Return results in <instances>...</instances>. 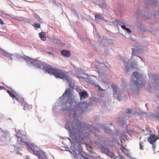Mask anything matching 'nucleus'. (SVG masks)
Listing matches in <instances>:
<instances>
[{"label": "nucleus", "mask_w": 159, "mask_h": 159, "mask_svg": "<svg viewBox=\"0 0 159 159\" xmlns=\"http://www.w3.org/2000/svg\"><path fill=\"white\" fill-rule=\"evenodd\" d=\"M41 69L44 70L48 73L53 75L56 78H59L64 80H66L69 83V86L70 88H73L72 81L69 79L64 72L61 70L52 67L51 66L45 63L41 66Z\"/></svg>", "instance_id": "obj_1"}, {"label": "nucleus", "mask_w": 159, "mask_h": 159, "mask_svg": "<svg viewBox=\"0 0 159 159\" xmlns=\"http://www.w3.org/2000/svg\"><path fill=\"white\" fill-rule=\"evenodd\" d=\"M66 126L70 131L75 134L76 132L78 133L84 129H88L91 132H93L94 129L97 130L95 128L89 126L88 125L83 123L78 120L74 121L73 122L66 123Z\"/></svg>", "instance_id": "obj_2"}, {"label": "nucleus", "mask_w": 159, "mask_h": 159, "mask_svg": "<svg viewBox=\"0 0 159 159\" xmlns=\"http://www.w3.org/2000/svg\"><path fill=\"white\" fill-rule=\"evenodd\" d=\"M74 97L71 92V89H68L65 90L62 96L59 98V100L61 102L63 101L65 98H66V101L63 104H64L66 106L68 103L70 107L74 102Z\"/></svg>", "instance_id": "obj_3"}, {"label": "nucleus", "mask_w": 159, "mask_h": 159, "mask_svg": "<svg viewBox=\"0 0 159 159\" xmlns=\"http://www.w3.org/2000/svg\"><path fill=\"white\" fill-rule=\"evenodd\" d=\"M132 81L133 85L135 87V89L138 90L140 87L141 88L144 82L140 75L137 72H134L131 75Z\"/></svg>", "instance_id": "obj_4"}, {"label": "nucleus", "mask_w": 159, "mask_h": 159, "mask_svg": "<svg viewBox=\"0 0 159 159\" xmlns=\"http://www.w3.org/2000/svg\"><path fill=\"white\" fill-rule=\"evenodd\" d=\"M87 105L86 102L79 103L75 105L73 109L71 110L69 115L71 116V114L74 117L78 116L79 115L83 113Z\"/></svg>", "instance_id": "obj_5"}, {"label": "nucleus", "mask_w": 159, "mask_h": 159, "mask_svg": "<svg viewBox=\"0 0 159 159\" xmlns=\"http://www.w3.org/2000/svg\"><path fill=\"white\" fill-rule=\"evenodd\" d=\"M23 58L27 62H30L33 65H34L38 68H39L40 69L41 66H42L44 63H43L40 61L33 59L27 56L24 57Z\"/></svg>", "instance_id": "obj_6"}, {"label": "nucleus", "mask_w": 159, "mask_h": 159, "mask_svg": "<svg viewBox=\"0 0 159 159\" xmlns=\"http://www.w3.org/2000/svg\"><path fill=\"white\" fill-rule=\"evenodd\" d=\"M22 100L21 105L23 107V109L25 110L30 111L32 109V107L31 105L29 104L27 102L24 101L23 99H21Z\"/></svg>", "instance_id": "obj_7"}, {"label": "nucleus", "mask_w": 159, "mask_h": 159, "mask_svg": "<svg viewBox=\"0 0 159 159\" xmlns=\"http://www.w3.org/2000/svg\"><path fill=\"white\" fill-rule=\"evenodd\" d=\"M158 139V137L156 135L154 134H151L150 137L148 139V141L152 145H153Z\"/></svg>", "instance_id": "obj_8"}, {"label": "nucleus", "mask_w": 159, "mask_h": 159, "mask_svg": "<svg viewBox=\"0 0 159 159\" xmlns=\"http://www.w3.org/2000/svg\"><path fill=\"white\" fill-rule=\"evenodd\" d=\"M7 92L9 94L10 96L13 99L15 98V100L20 102H22V100H20L21 99L18 98L16 97L14 94L11 93L9 90H7Z\"/></svg>", "instance_id": "obj_9"}, {"label": "nucleus", "mask_w": 159, "mask_h": 159, "mask_svg": "<svg viewBox=\"0 0 159 159\" xmlns=\"http://www.w3.org/2000/svg\"><path fill=\"white\" fill-rule=\"evenodd\" d=\"M61 55L66 57H68L70 54V52L67 50H63L61 51Z\"/></svg>", "instance_id": "obj_10"}, {"label": "nucleus", "mask_w": 159, "mask_h": 159, "mask_svg": "<svg viewBox=\"0 0 159 159\" xmlns=\"http://www.w3.org/2000/svg\"><path fill=\"white\" fill-rule=\"evenodd\" d=\"M80 96L81 100H82L83 98L85 99L86 97H87L88 96V94L87 93V92L82 91L80 93Z\"/></svg>", "instance_id": "obj_11"}, {"label": "nucleus", "mask_w": 159, "mask_h": 159, "mask_svg": "<svg viewBox=\"0 0 159 159\" xmlns=\"http://www.w3.org/2000/svg\"><path fill=\"white\" fill-rule=\"evenodd\" d=\"M112 88L113 89L114 92L113 93V95L116 97V95H117V87L116 85L114 84H112L111 85Z\"/></svg>", "instance_id": "obj_12"}, {"label": "nucleus", "mask_w": 159, "mask_h": 159, "mask_svg": "<svg viewBox=\"0 0 159 159\" xmlns=\"http://www.w3.org/2000/svg\"><path fill=\"white\" fill-rule=\"evenodd\" d=\"M39 36L41 39L43 41H45L46 39V36L44 32H42L39 34Z\"/></svg>", "instance_id": "obj_13"}, {"label": "nucleus", "mask_w": 159, "mask_h": 159, "mask_svg": "<svg viewBox=\"0 0 159 159\" xmlns=\"http://www.w3.org/2000/svg\"><path fill=\"white\" fill-rule=\"evenodd\" d=\"M132 57L133 55H134L135 54H138L139 52V50L136 48H132Z\"/></svg>", "instance_id": "obj_14"}, {"label": "nucleus", "mask_w": 159, "mask_h": 159, "mask_svg": "<svg viewBox=\"0 0 159 159\" xmlns=\"http://www.w3.org/2000/svg\"><path fill=\"white\" fill-rule=\"evenodd\" d=\"M104 130L108 134H110L112 132L111 130L107 127H104Z\"/></svg>", "instance_id": "obj_15"}, {"label": "nucleus", "mask_w": 159, "mask_h": 159, "mask_svg": "<svg viewBox=\"0 0 159 159\" xmlns=\"http://www.w3.org/2000/svg\"><path fill=\"white\" fill-rule=\"evenodd\" d=\"M120 149L121 151L124 153H126L128 151L126 149L124 148L123 146L122 145H121Z\"/></svg>", "instance_id": "obj_16"}, {"label": "nucleus", "mask_w": 159, "mask_h": 159, "mask_svg": "<svg viewBox=\"0 0 159 159\" xmlns=\"http://www.w3.org/2000/svg\"><path fill=\"white\" fill-rule=\"evenodd\" d=\"M33 15L37 19H38L40 21L41 20V19L37 14L35 13H34L33 14Z\"/></svg>", "instance_id": "obj_17"}, {"label": "nucleus", "mask_w": 159, "mask_h": 159, "mask_svg": "<svg viewBox=\"0 0 159 159\" xmlns=\"http://www.w3.org/2000/svg\"><path fill=\"white\" fill-rule=\"evenodd\" d=\"M115 22L116 23L117 25H120L122 24H123V23L121 21L118 20H116L115 21Z\"/></svg>", "instance_id": "obj_18"}, {"label": "nucleus", "mask_w": 159, "mask_h": 159, "mask_svg": "<svg viewBox=\"0 0 159 159\" xmlns=\"http://www.w3.org/2000/svg\"><path fill=\"white\" fill-rule=\"evenodd\" d=\"M149 2H148L149 4L150 5H152L155 4L156 2L154 1V0H148Z\"/></svg>", "instance_id": "obj_19"}, {"label": "nucleus", "mask_w": 159, "mask_h": 159, "mask_svg": "<svg viewBox=\"0 0 159 159\" xmlns=\"http://www.w3.org/2000/svg\"><path fill=\"white\" fill-rule=\"evenodd\" d=\"M101 148L102 150L104 151V152L105 153H107L108 151V150L104 147L102 146Z\"/></svg>", "instance_id": "obj_20"}, {"label": "nucleus", "mask_w": 159, "mask_h": 159, "mask_svg": "<svg viewBox=\"0 0 159 159\" xmlns=\"http://www.w3.org/2000/svg\"><path fill=\"white\" fill-rule=\"evenodd\" d=\"M34 26L36 28H39L40 27V25L39 23H34Z\"/></svg>", "instance_id": "obj_21"}, {"label": "nucleus", "mask_w": 159, "mask_h": 159, "mask_svg": "<svg viewBox=\"0 0 159 159\" xmlns=\"http://www.w3.org/2000/svg\"><path fill=\"white\" fill-rule=\"evenodd\" d=\"M125 112L127 114H130L131 112V110L129 108H128L126 109Z\"/></svg>", "instance_id": "obj_22"}, {"label": "nucleus", "mask_w": 159, "mask_h": 159, "mask_svg": "<svg viewBox=\"0 0 159 159\" xmlns=\"http://www.w3.org/2000/svg\"><path fill=\"white\" fill-rule=\"evenodd\" d=\"M101 17V15L100 14H98L95 16V18L96 19H99Z\"/></svg>", "instance_id": "obj_23"}, {"label": "nucleus", "mask_w": 159, "mask_h": 159, "mask_svg": "<svg viewBox=\"0 0 159 159\" xmlns=\"http://www.w3.org/2000/svg\"><path fill=\"white\" fill-rule=\"evenodd\" d=\"M34 153L36 155H37L39 157V158H40V154L39 153V152H38V151H34Z\"/></svg>", "instance_id": "obj_24"}, {"label": "nucleus", "mask_w": 159, "mask_h": 159, "mask_svg": "<svg viewBox=\"0 0 159 159\" xmlns=\"http://www.w3.org/2000/svg\"><path fill=\"white\" fill-rule=\"evenodd\" d=\"M128 64H129V63H125V67L126 69V72H127L129 70V68H128V67L127 66L128 65Z\"/></svg>", "instance_id": "obj_25"}, {"label": "nucleus", "mask_w": 159, "mask_h": 159, "mask_svg": "<svg viewBox=\"0 0 159 159\" xmlns=\"http://www.w3.org/2000/svg\"><path fill=\"white\" fill-rule=\"evenodd\" d=\"M11 18L12 19H14V20H18L19 21H20L22 20H21L19 19H18L16 17H11Z\"/></svg>", "instance_id": "obj_26"}, {"label": "nucleus", "mask_w": 159, "mask_h": 159, "mask_svg": "<svg viewBox=\"0 0 159 159\" xmlns=\"http://www.w3.org/2000/svg\"><path fill=\"white\" fill-rule=\"evenodd\" d=\"M125 30H126L127 32V33L129 34L131 32V31L130 30L129 28H126Z\"/></svg>", "instance_id": "obj_27"}, {"label": "nucleus", "mask_w": 159, "mask_h": 159, "mask_svg": "<svg viewBox=\"0 0 159 159\" xmlns=\"http://www.w3.org/2000/svg\"><path fill=\"white\" fill-rule=\"evenodd\" d=\"M0 24L2 25H3L4 24L3 20L1 19H0Z\"/></svg>", "instance_id": "obj_28"}, {"label": "nucleus", "mask_w": 159, "mask_h": 159, "mask_svg": "<svg viewBox=\"0 0 159 159\" xmlns=\"http://www.w3.org/2000/svg\"><path fill=\"white\" fill-rule=\"evenodd\" d=\"M139 145H140V148L141 149H142V150L143 149V146H142V144L141 142H140V143H139Z\"/></svg>", "instance_id": "obj_29"}, {"label": "nucleus", "mask_w": 159, "mask_h": 159, "mask_svg": "<svg viewBox=\"0 0 159 159\" xmlns=\"http://www.w3.org/2000/svg\"><path fill=\"white\" fill-rule=\"evenodd\" d=\"M121 27L123 29L125 30L126 29V26L125 25H122L121 26Z\"/></svg>", "instance_id": "obj_30"}, {"label": "nucleus", "mask_w": 159, "mask_h": 159, "mask_svg": "<svg viewBox=\"0 0 159 159\" xmlns=\"http://www.w3.org/2000/svg\"><path fill=\"white\" fill-rule=\"evenodd\" d=\"M82 157L83 159H90L89 158L82 155Z\"/></svg>", "instance_id": "obj_31"}, {"label": "nucleus", "mask_w": 159, "mask_h": 159, "mask_svg": "<svg viewBox=\"0 0 159 159\" xmlns=\"http://www.w3.org/2000/svg\"><path fill=\"white\" fill-rule=\"evenodd\" d=\"M4 89V87L0 85V90H2V89Z\"/></svg>", "instance_id": "obj_32"}, {"label": "nucleus", "mask_w": 159, "mask_h": 159, "mask_svg": "<svg viewBox=\"0 0 159 159\" xmlns=\"http://www.w3.org/2000/svg\"><path fill=\"white\" fill-rule=\"evenodd\" d=\"M152 145H153L152 148L153 149H155L156 148V145H155L153 144Z\"/></svg>", "instance_id": "obj_33"}, {"label": "nucleus", "mask_w": 159, "mask_h": 159, "mask_svg": "<svg viewBox=\"0 0 159 159\" xmlns=\"http://www.w3.org/2000/svg\"><path fill=\"white\" fill-rule=\"evenodd\" d=\"M31 144H28V147L30 148L31 149H32V148L31 147Z\"/></svg>", "instance_id": "obj_34"}, {"label": "nucleus", "mask_w": 159, "mask_h": 159, "mask_svg": "<svg viewBox=\"0 0 159 159\" xmlns=\"http://www.w3.org/2000/svg\"><path fill=\"white\" fill-rule=\"evenodd\" d=\"M116 97L117 98V99L118 100H120V97H119L118 96H117Z\"/></svg>", "instance_id": "obj_35"}, {"label": "nucleus", "mask_w": 159, "mask_h": 159, "mask_svg": "<svg viewBox=\"0 0 159 159\" xmlns=\"http://www.w3.org/2000/svg\"><path fill=\"white\" fill-rule=\"evenodd\" d=\"M48 54H52V55H53V54L51 52H48Z\"/></svg>", "instance_id": "obj_36"}, {"label": "nucleus", "mask_w": 159, "mask_h": 159, "mask_svg": "<svg viewBox=\"0 0 159 159\" xmlns=\"http://www.w3.org/2000/svg\"><path fill=\"white\" fill-rule=\"evenodd\" d=\"M105 6H103V7H102V6L101 5V7L102 8H104V7H105Z\"/></svg>", "instance_id": "obj_37"}, {"label": "nucleus", "mask_w": 159, "mask_h": 159, "mask_svg": "<svg viewBox=\"0 0 159 159\" xmlns=\"http://www.w3.org/2000/svg\"><path fill=\"white\" fill-rule=\"evenodd\" d=\"M68 107H67V108H66V110H68Z\"/></svg>", "instance_id": "obj_38"}, {"label": "nucleus", "mask_w": 159, "mask_h": 159, "mask_svg": "<svg viewBox=\"0 0 159 159\" xmlns=\"http://www.w3.org/2000/svg\"><path fill=\"white\" fill-rule=\"evenodd\" d=\"M157 14L159 15V11H158V12H157Z\"/></svg>", "instance_id": "obj_39"}, {"label": "nucleus", "mask_w": 159, "mask_h": 159, "mask_svg": "<svg viewBox=\"0 0 159 159\" xmlns=\"http://www.w3.org/2000/svg\"><path fill=\"white\" fill-rule=\"evenodd\" d=\"M138 57H139V58H140L142 60H143V59L141 58H140V57H139V56H138Z\"/></svg>", "instance_id": "obj_40"}, {"label": "nucleus", "mask_w": 159, "mask_h": 159, "mask_svg": "<svg viewBox=\"0 0 159 159\" xmlns=\"http://www.w3.org/2000/svg\"><path fill=\"white\" fill-rule=\"evenodd\" d=\"M17 136V137H18V138H20V137H19V135H18V136Z\"/></svg>", "instance_id": "obj_41"}, {"label": "nucleus", "mask_w": 159, "mask_h": 159, "mask_svg": "<svg viewBox=\"0 0 159 159\" xmlns=\"http://www.w3.org/2000/svg\"><path fill=\"white\" fill-rule=\"evenodd\" d=\"M17 136V137H18V138H20V137H19V135H18V136Z\"/></svg>", "instance_id": "obj_42"}, {"label": "nucleus", "mask_w": 159, "mask_h": 159, "mask_svg": "<svg viewBox=\"0 0 159 159\" xmlns=\"http://www.w3.org/2000/svg\"><path fill=\"white\" fill-rule=\"evenodd\" d=\"M6 15L7 16H9V15L8 14H6Z\"/></svg>", "instance_id": "obj_43"}, {"label": "nucleus", "mask_w": 159, "mask_h": 159, "mask_svg": "<svg viewBox=\"0 0 159 159\" xmlns=\"http://www.w3.org/2000/svg\"><path fill=\"white\" fill-rule=\"evenodd\" d=\"M80 159H81L80 158Z\"/></svg>", "instance_id": "obj_44"}]
</instances>
